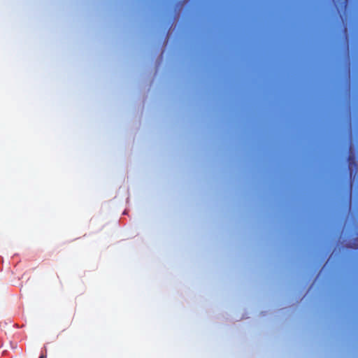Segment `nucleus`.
<instances>
[{
  "mask_svg": "<svg viewBox=\"0 0 358 358\" xmlns=\"http://www.w3.org/2000/svg\"><path fill=\"white\" fill-rule=\"evenodd\" d=\"M39 358H45V357L44 355H41Z\"/></svg>",
  "mask_w": 358,
  "mask_h": 358,
  "instance_id": "2",
  "label": "nucleus"
},
{
  "mask_svg": "<svg viewBox=\"0 0 358 358\" xmlns=\"http://www.w3.org/2000/svg\"><path fill=\"white\" fill-rule=\"evenodd\" d=\"M354 160H355V159H354V157H352V156H350H350H348V161H349L350 164H351V163H352V162L354 163Z\"/></svg>",
  "mask_w": 358,
  "mask_h": 358,
  "instance_id": "1",
  "label": "nucleus"
}]
</instances>
